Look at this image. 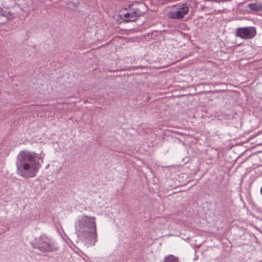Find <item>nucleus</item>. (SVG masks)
<instances>
[{
	"mask_svg": "<svg viewBox=\"0 0 262 262\" xmlns=\"http://www.w3.org/2000/svg\"><path fill=\"white\" fill-rule=\"evenodd\" d=\"M43 162V157L35 152L27 150L20 151L16 157V172L25 179L36 176Z\"/></svg>",
	"mask_w": 262,
	"mask_h": 262,
	"instance_id": "obj_1",
	"label": "nucleus"
},
{
	"mask_svg": "<svg viewBox=\"0 0 262 262\" xmlns=\"http://www.w3.org/2000/svg\"><path fill=\"white\" fill-rule=\"evenodd\" d=\"M95 217L82 215L78 216L75 223L78 237L85 244L94 246L97 242Z\"/></svg>",
	"mask_w": 262,
	"mask_h": 262,
	"instance_id": "obj_2",
	"label": "nucleus"
},
{
	"mask_svg": "<svg viewBox=\"0 0 262 262\" xmlns=\"http://www.w3.org/2000/svg\"><path fill=\"white\" fill-rule=\"evenodd\" d=\"M189 10V8L187 4L179 3L172 6L167 16L170 18L181 19L188 13Z\"/></svg>",
	"mask_w": 262,
	"mask_h": 262,
	"instance_id": "obj_3",
	"label": "nucleus"
},
{
	"mask_svg": "<svg viewBox=\"0 0 262 262\" xmlns=\"http://www.w3.org/2000/svg\"><path fill=\"white\" fill-rule=\"evenodd\" d=\"M37 248L42 252H52L57 248L47 236L42 235L35 239Z\"/></svg>",
	"mask_w": 262,
	"mask_h": 262,
	"instance_id": "obj_4",
	"label": "nucleus"
},
{
	"mask_svg": "<svg viewBox=\"0 0 262 262\" xmlns=\"http://www.w3.org/2000/svg\"><path fill=\"white\" fill-rule=\"evenodd\" d=\"M256 30L254 27H247L239 28L236 29V35L243 39H251L256 35Z\"/></svg>",
	"mask_w": 262,
	"mask_h": 262,
	"instance_id": "obj_5",
	"label": "nucleus"
},
{
	"mask_svg": "<svg viewBox=\"0 0 262 262\" xmlns=\"http://www.w3.org/2000/svg\"><path fill=\"white\" fill-rule=\"evenodd\" d=\"M141 7H143V5H141L138 7H134V5H129L130 12L123 14L124 21H133L135 20L137 17L141 16L143 14V12L140 9Z\"/></svg>",
	"mask_w": 262,
	"mask_h": 262,
	"instance_id": "obj_6",
	"label": "nucleus"
},
{
	"mask_svg": "<svg viewBox=\"0 0 262 262\" xmlns=\"http://www.w3.org/2000/svg\"><path fill=\"white\" fill-rule=\"evenodd\" d=\"M248 7L251 10L253 11H262V5L260 4H250Z\"/></svg>",
	"mask_w": 262,
	"mask_h": 262,
	"instance_id": "obj_7",
	"label": "nucleus"
},
{
	"mask_svg": "<svg viewBox=\"0 0 262 262\" xmlns=\"http://www.w3.org/2000/svg\"><path fill=\"white\" fill-rule=\"evenodd\" d=\"M165 262H179V258L173 255H169L165 257Z\"/></svg>",
	"mask_w": 262,
	"mask_h": 262,
	"instance_id": "obj_8",
	"label": "nucleus"
},
{
	"mask_svg": "<svg viewBox=\"0 0 262 262\" xmlns=\"http://www.w3.org/2000/svg\"><path fill=\"white\" fill-rule=\"evenodd\" d=\"M260 192H261V193L262 194V187H261V188L260 189Z\"/></svg>",
	"mask_w": 262,
	"mask_h": 262,
	"instance_id": "obj_9",
	"label": "nucleus"
}]
</instances>
